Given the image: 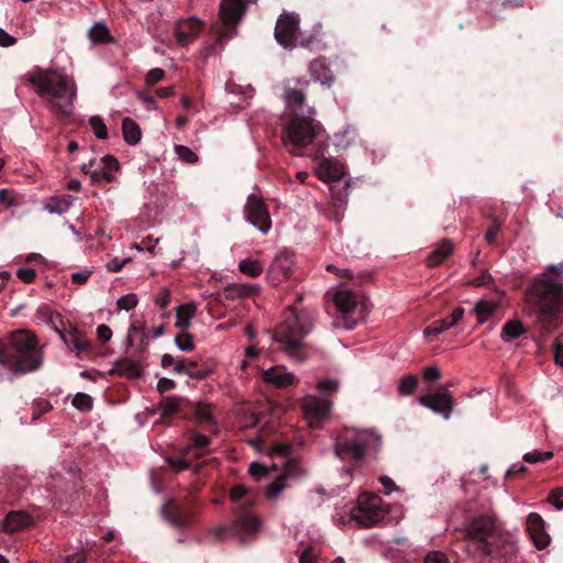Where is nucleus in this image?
<instances>
[{
  "label": "nucleus",
  "instance_id": "0e129e2a",
  "mask_svg": "<svg viewBox=\"0 0 563 563\" xmlns=\"http://www.w3.org/2000/svg\"><path fill=\"white\" fill-rule=\"evenodd\" d=\"M168 464L175 472L186 471L191 467V462L184 459H168Z\"/></svg>",
  "mask_w": 563,
  "mask_h": 563
},
{
  "label": "nucleus",
  "instance_id": "a18cd8bd",
  "mask_svg": "<svg viewBox=\"0 0 563 563\" xmlns=\"http://www.w3.org/2000/svg\"><path fill=\"white\" fill-rule=\"evenodd\" d=\"M418 385V378L415 375H407L399 382L398 391L402 396H409L413 394Z\"/></svg>",
  "mask_w": 563,
  "mask_h": 563
},
{
  "label": "nucleus",
  "instance_id": "2eb2a0df",
  "mask_svg": "<svg viewBox=\"0 0 563 563\" xmlns=\"http://www.w3.org/2000/svg\"><path fill=\"white\" fill-rule=\"evenodd\" d=\"M526 529L538 550L545 549L551 541L545 531V522L538 512H530L526 519Z\"/></svg>",
  "mask_w": 563,
  "mask_h": 563
},
{
  "label": "nucleus",
  "instance_id": "a878e982",
  "mask_svg": "<svg viewBox=\"0 0 563 563\" xmlns=\"http://www.w3.org/2000/svg\"><path fill=\"white\" fill-rule=\"evenodd\" d=\"M464 316V309L456 307L446 318L435 320L424 329V335H438L443 331L454 327Z\"/></svg>",
  "mask_w": 563,
  "mask_h": 563
},
{
  "label": "nucleus",
  "instance_id": "5fc2aeb1",
  "mask_svg": "<svg viewBox=\"0 0 563 563\" xmlns=\"http://www.w3.org/2000/svg\"><path fill=\"white\" fill-rule=\"evenodd\" d=\"M292 453V446L289 443L284 442H277L274 443L271 448V455L272 456H282V457H288Z\"/></svg>",
  "mask_w": 563,
  "mask_h": 563
},
{
  "label": "nucleus",
  "instance_id": "7ed1b4c3",
  "mask_svg": "<svg viewBox=\"0 0 563 563\" xmlns=\"http://www.w3.org/2000/svg\"><path fill=\"white\" fill-rule=\"evenodd\" d=\"M42 364L43 353L33 332L16 330L0 339V379L5 371L20 376L37 371Z\"/></svg>",
  "mask_w": 563,
  "mask_h": 563
},
{
  "label": "nucleus",
  "instance_id": "37998d69",
  "mask_svg": "<svg viewBox=\"0 0 563 563\" xmlns=\"http://www.w3.org/2000/svg\"><path fill=\"white\" fill-rule=\"evenodd\" d=\"M239 269L241 273L251 277H257L263 273V266L260 261L245 258L239 263Z\"/></svg>",
  "mask_w": 563,
  "mask_h": 563
},
{
  "label": "nucleus",
  "instance_id": "5701e85b",
  "mask_svg": "<svg viewBox=\"0 0 563 563\" xmlns=\"http://www.w3.org/2000/svg\"><path fill=\"white\" fill-rule=\"evenodd\" d=\"M263 380L278 388H286L296 382L292 373L286 371L284 366H273L262 374Z\"/></svg>",
  "mask_w": 563,
  "mask_h": 563
},
{
  "label": "nucleus",
  "instance_id": "774afa93",
  "mask_svg": "<svg viewBox=\"0 0 563 563\" xmlns=\"http://www.w3.org/2000/svg\"><path fill=\"white\" fill-rule=\"evenodd\" d=\"M554 358L558 364L563 367V335L558 338L554 342Z\"/></svg>",
  "mask_w": 563,
  "mask_h": 563
},
{
  "label": "nucleus",
  "instance_id": "4468645a",
  "mask_svg": "<svg viewBox=\"0 0 563 563\" xmlns=\"http://www.w3.org/2000/svg\"><path fill=\"white\" fill-rule=\"evenodd\" d=\"M164 518L174 527L186 528L194 522V511L175 499H169L162 508Z\"/></svg>",
  "mask_w": 563,
  "mask_h": 563
},
{
  "label": "nucleus",
  "instance_id": "c756f323",
  "mask_svg": "<svg viewBox=\"0 0 563 563\" xmlns=\"http://www.w3.org/2000/svg\"><path fill=\"white\" fill-rule=\"evenodd\" d=\"M197 306L194 302L183 303L176 309V322L175 327L180 332H186L191 325V319L195 317Z\"/></svg>",
  "mask_w": 563,
  "mask_h": 563
},
{
  "label": "nucleus",
  "instance_id": "3c124183",
  "mask_svg": "<svg viewBox=\"0 0 563 563\" xmlns=\"http://www.w3.org/2000/svg\"><path fill=\"white\" fill-rule=\"evenodd\" d=\"M195 416L199 422L212 423L211 408L208 405L199 404L195 408Z\"/></svg>",
  "mask_w": 563,
  "mask_h": 563
},
{
  "label": "nucleus",
  "instance_id": "8fccbe9b",
  "mask_svg": "<svg viewBox=\"0 0 563 563\" xmlns=\"http://www.w3.org/2000/svg\"><path fill=\"white\" fill-rule=\"evenodd\" d=\"M503 222H504L503 220H499L497 218L492 219V221L487 228L486 234H485V241L488 244H495L497 235L500 232Z\"/></svg>",
  "mask_w": 563,
  "mask_h": 563
},
{
  "label": "nucleus",
  "instance_id": "4be33fe9",
  "mask_svg": "<svg viewBox=\"0 0 563 563\" xmlns=\"http://www.w3.org/2000/svg\"><path fill=\"white\" fill-rule=\"evenodd\" d=\"M299 471V463L290 459L285 464V472L284 474L279 475L275 481H273L266 489V497L268 499L276 498L286 487V479L289 476L296 475V473Z\"/></svg>",
  "mask_w": 563,
  "mask_h": 563
},
{
  "label": "nucleus",
  "instance_id": "de8ad7c7",
  "mask_svg": "<svg viewBox=\"0 0 563 563\" xmlns=\"http://www.w3.org/2000/svg\"><path fill=\"white\" fill-rule=\"evenodd\" d=\"M89 124L98 139L106 140L108 137V129L99 115L91 117Z\"/></svg>",
  "mask_w": 563,
  "mask_h": 563
},
{
  "label": "nucleus",
  "instance_id": "a211bd4d",
  "mask_svg": "<svg viewBox=\"0 0 563 563\" xmlns=\"http://www.w3.org/2000/svg\"><path fill=\"white\" fill-rule=\"evenodd\" d=\"M356 303V296L351 290H341L334 296V305L342 314L343 325L347 330H352L355 327L356 322L350 314L355 310Z\"/></svg>",
  "mask_w": 563,
  "mask_h": 563
},
{
  "label": "nucleus",
  "instance_id": "9d476101",
  "mask_svg": "<svg viewBox=\"0 0 563 563\" xmlns=\"http://www.w3.org/2000/svg\"><path fill=\"white\" fill-rule=\"evenodd\" d=\"M246 10L244 0H222L219 8V16L224 26L220 33V40L228 38L235 32V26Z\"/></svg>",
  "mask_w": 563,
  "mask_h": 563
},
{
  "label": "nucleus",
  "instance_id": "e2e57ef3",
  "mask_svg": "<svg viewBox=\"0 0 563 563\" xmlns=\"http://www.w3.org/2000/svg\"><path fill=\"white\" fill-rule=\"evenodd\" d=\"M191 448L194 449H205L210 444V438L205 434H194L190 438Z\"/></svg>",
  "mask_w": 563,
  "mask_h": 563
},
{
  "label": "nucleus",
  "instance_id": "f257e3e1",
  "mask_svg": "<svg viewBox=\"0 0 563 563\" xmlns=\"http://www.w3.org/2000/svg\"><path fill=\"white\" fill-rule=\"evenodd\" d=\"M464 532L468 551L475 559L488 560L489 563H512L516 560L517 543L509 532L501 529L494 511L467 516Z\"/></svg>",
  "mask_w": 563,
  "mask_h": 563
},
{
  "label": "nucleus",
  "instance_id": "c85d7f7f",
  "mask_svg": "<svg viewBox=\"0 0 563 563\" xmlns=\"http://www.w3.org/2000/svg\"><path fill=\"white\" fill-rule=\"evenodd\" d=\"M317 173L323 181H336L343 176L342 165L325 157L320 161Z\"/></svg>",
  "mask_w": 563,
  "mask_h": 563
},
{
  "label": "nucleus",
  "instance_id": "4c0bfd02",
  "mask_svg": "<svg viewBox=\"0 0 563 563\" xmlns=\"http://www.w3.org/2000/svg\"><path fill=\"white\" fill-rule=\"evenodd\" d=\"M307 413L317 419L324 418L330 411V401L318 398L308 399L305 404Z\"/></svg>",
  "mask_w": 563,
  "mask_h": 563
},
{
  "label": "nucleus",
  "instance_id": "603ef678",
  "mask_svg": "<svg viewBox=\"0 0 563 563\" xmlns=\"http://www.w3.org/2000/svg\"><path fill=\"white\" fill-rule=\"evenodd\" d=\"M552 456H553V452H551V451H545V452L533 451V452L526 453L523 455V460L527 463L534 464V463L548 461V460L552 459Z\"/></svg>",
  "mask_w": 563,
  "mask_h": 563
},
{
  "label": "nucleus",
  "instance_id": "6e6d98bb",
  "mask_svg": "<svg viewBox=\"0 0 563 563\" xmlns=\"http://www.w3.org/2000/svg\"><path fill=\"white\" fill-rule=\"evenodd\" d=\"M317 388L323 396H330L338 390L339 383L334 379H322L318 382Z\"/></svg>",
  "mask_w": 563,
  "mask_h": 563
},
{
  "label": "nucleus",
  "instance_id": "ddd939ff",
  "mask_svg": "<svg viewBox=\"0 0 563 563\" xmlns=\"http://www.w3.org/2000/svg\"><path fill=\"white\" fill-rule=\"evenodd\" d=\"M55 319H58L59 322L63 323L60 314H51L49 322L69 349L76 351L77 354L89 353L92 351V343L87 340L78 329L70 327L68 331L62 330L56 325Z\"/></svg>",
  "mask_w": 563,
  "mask_h": 563
},
{
  "label": "nucleus",
  "instance_id": "f704fd0d",
  "mask_svg": "<svg viewBox=\"0 0 563 563\" xmlns=\"http://www.w3.org/2000/svg\"><path fill=\"white\" fill-rule=\"evenodd\" d=\"M526 332L527 329L520 320H509L503 325L500 338L504 342L509 343Z\"/></svg>",
  "mask_w": 563,
  "mask_h": 563
},
{
  "label": "nucleus",
  "instance_id": "f03ea898",
  "mask_svg": "<svg viewBox=\"0 0 563 563\" xmlns=\"http://www.w3.org/2000/svg\"><path fill=\"white\" fill-rule=\"evenodd\" d=\"M562 274L563 264L550 265L533 278L526 290L527 303L536 312L544 332L556 328V320L563 316V283L554 278Z\"/></svg>",
  "mask_w": 563,
  "mask_h": 563
},
{
  "label": "nucleus",
  "instance_id": "393cba45",
  "mask_svg": "<svg viewBox=\"0 0 563 563\" xmlns=\"http://www.w3.org/2000/svg\"><path fill=\"white\" fill-rule=\"evenodd\" d=\"M256 495L243 484H238L230 489V499L233 503H240L235 510V515L245 511L251 514L249 509L254 505Z\"/></svg>",
  "mask_w": 563,
  "mask_h": 563
},
{
  "label": "nucleus",
  "instance_id": "72a5a7b5",
  "mask_svg": "<svg viewBox=\"0 0 563 563\" xmlns=\"http://www.w3.org/2000/svg\"><path fill=\"white\" fill-rule=\"evenodd\" d=\"M122 133L124 141L130 145L139 144L142 137L140 125L131 118L122 120Z\"/></svg>",
  "mask_w": 563,
  "mask_h": 563
},
{
  "label": "nucleus",
  "instance_id": "052dcab7",
  "mask_svg": "<svg viewBox=\"0 0 563 563\" xmlns=\"http://www.w3.org/2000/svg\"><path fill=\"white\" fill-rule=\"evenodd\" d=\"M563 497V488L558 487L551 490L549 494L548 500L551 503L556 509L561 510L563 509V500L561 499Z\"/></svg>",
  "mask_w": 563,
  "mask_h": 563
},
{
  "label": "nucleus",
  "instance_id": "79ce46f5",
  "mask_svg": "<svg viewBox=\"0 0 563 563\" xmlns=\"http://www.w3.org/2000/svg\"><path fill=\"white\" fill-rule=\"evenodd\" d=\"M174 365H175L174 366V372L175 373H177V374H186L189 377L195 378V379H203L210 373L209 371H194V369H190L186 365V358L185 357H181V358H179L177 361L175 360Z\"/></svg>",
  "mask_w": 563,
  "mask_h": 563
},
{
  "label": "nucleus",
  "instance_id": "39448f33",
  "mask_svg": "<svg viewBox=\"0 0 563 563\" xmlns=\"http://www.w3.org/2000/svg\"><path fill=\"white\" fill-rule=\"evenodd\" d=\"M312 327L313 318L310 312L290 309L274 331L273 339L290 358L303 362L308 357V352L307 344L302 340Z\"/></svg>",
  "mask_w": 563,
  "mask_h": 563
},
{
  "label": "nucleus",
  "instance_id": "9b49d317",
  "mask_svg": "<svg viewBox=\"0 0 563 563\" xmlns=\"http://www.w3.org/2000/svg\"><path fill=\"white\" fill-rule=\"evenodd\" d=\"M246 221L266 234L272 228V219L264 200L256 195H250L244 206Z\"/></svg>",
  "mask_w": 563,
  "mask_h": 563
},
{
  "label": "nucleus",
  "instance_id": "09e8293b",
  "mask_svg": "<svg viewBox=\"0 0 563 563\" xmlns=\"http://www.w3.org/2000/svg\"><path fill=\"white\" fill-rule=\"evenodd\" d=\"M175 153L178 158L188 164H195L198 162V155L185 145H175Z\"/></svg>",
  "mask_w": 563,
  "mask_h": 563
},
{
  "label": "nucleus",
  "instance_id": "423d86ee",
  "mask_svg": "<svg viewBox=\"0 0 563 563\" xmlns=\"http://www.w3.org/2000/svg\"><path fill=\"white\" fill-rule=\"evenodd\" d=\"M322 125L319 121L294 113L285 126L283 143L294 155L301 156L303 150L319 135Z\"/></svg>",
  "mask_w": 563,
  "mask_h": 563
},
{
  "label": "nucleus",
  "instance_id": "cd10ccee",
  "mask_svg": "<svg viewBox=\"0 0 563 563\" xmlns=\"http://www.w3.org/2000/svg\"><path fill=\"white\" fill-rule=\"evenodd\" d=\"M309 74L316 81H320L321 85L327 87H330L334 81L333 74L324 58L313 59L309 65Z\"/></svg>",
  "mask_w": 563,
  "mask_h": 563
},
{
  "label": "nucleus",
  "instance_id": "4d7b16f0",
  "mask_svg": "<svg viewBox=\"0 0 563 563\" xmlns=\"http://www.w3.org/2000/svg\"><path fill=\"white\" fill-rule=\"evenodd\" d=\"M137 296L135 294H128L117 301V307L120 310H131L137 305Z\"/></svg>",
  "mask_w": 563,
  "mask_h": 563
},
{
  "label": "nucleus",
  "instance_id": "f8f14e48",
  "mask_svg": "<svg viewBox=\"0 0 563 563\" xmlns=\"http://www.w3.org/2000/svg\"><path fill=\"white\" fill-rule=\"evenodd\" d=\"M299 29V16L295 13L284 12L279 15L275 26V38L284 48L295 46L296 34Z\"/></svg>",
  "mask_w": 563,
  "mask_h": 563
},
{
  "label": "nucleus",
  "instance_id": "bf43d9fd",
  "mask_svg": "<svg viewBox=\"0 0 563 563\" xmlns=\"http://www.w3.org/2000/svg\"><path fill=\"white\" fill-rule=\"evenodd\" d=\"M136 333H140V334L145 333V331H144V322L134 321L130 325L128 338H126V343H128L129 346L133 345L134 334H136Z\"/></svg>",
  "mask_w": 563,
  "mask_h": 563
},
{
  "label": "nucleus",
  "instance_id": "6e6552de",
  "mask_svg": "<svg viewBox=\"0 0 563 563\" xmlns=\"http://www.w3.org/2000/svg\"><path fill=\"white\" fill-rule=\"evenodd\" d=\"M261 520L253 514H246L245 511L235 515L231 526H220L214 528L211 533L216 539H221L227 532H232L240 537L241 541H244V536L254 534L258 531Z\"/></svg>",
  "mask_w": 563,
  "mask_h": 563
},
{
  "label": "nucleus",
  "instance_id": "6ab92c4d",
  "mask_svg": "<svg viewBox=\"0 0 563 563\" xmlns=\"http://www.w3.org/2000/svg\"><path fill=\"white\" fill-rule=\"evenodd\" d=\"M202 22L196 18L180 20L176 23L174 33L178 44L185 46L192 42L201 32Z\"/></svg>",
  "mask_w": 563,
  "mask_h": 563
},
{
  "label": "nucleus",
  "instance_id": "1a4fd4ad",
  "mask_svg": "<svg viewBox=\"0 0 563 563\" xmlns=\"http://www.w3.org/2000/svg\"><path fill=\"white\" fill-rule=\"evenodd\" d=\"M380 499L376 495L367 497L365 500H358V507L351 514V518L355 520L362 528H371L380 522L386 511L378 506Z\"/></svg>",
  "mask_w": 563,
  "mask_h": 563
},
{
  "label": "nucleus",
  "instance_id": "20e7f679",
  "mask_svg": "<svg viewBox=\"0 0 563 563\" xmlns=\"http://www.w3.org/2000/svg\"><path fill=\"white\" fill-rule=\"evenodd\" d=\"M29 80L54 115L60 120L71 115L77 96L73 78L54 70L38 69L29 76Z\"/></svg>",
  "mask_w": 563,
  "mask_h": 563
},
{
  "label": "nucleus",
  "instance_id": "c9c22d12",
  "mask_svg": "<svg viewBox=\"0 0 563 563\" xmlns=\"http://www.w3.org/2000/svg\"><path fill=\"white\" fill-rule=\"evenodd\" d=\"M74 200L75 197L70 195L55 196L47 201L45 209L51 213L63 214L69 210Z\"/></svg>",
  "mask_w": 563,
  "mask_h": 563
},
{
  "label": "nucleus",
  "instance_id": "b1692460",
  "mask_svg": "<svg viewBox=\"0 0 563 563\" xmlns=\"http://www.w3.org/2000/svg\"><path fill=\"white\" fill-rule=\"evenodd\" d=\"M102 168L91 173V184L99 185L101 181L112 183L115 177L112 172L120 168L119 161L113 155H106L101 159Z\"/></svg>",
  "mask_w": 563,
  "mask_h": 563
},
{
  "label": "nucleus",
  "instance_id": "0eeeda50",
  "mask_svg": "<svg viewBox=\"0 0 563 563\" xmlns=\"http://www.w3.org/2000/svg\"><path fill=\"white\" fill-rule=\"evenodd\" d=\"M372 440L373 434L368 432H357L351 438L340 439L334 444L335 456L341 461L358 464L369 450Z\"/></svg>",
  "mask_w": 563,
  "mask_h": 563
},
{
  "label": "nucleus",
  "instance_id": "58836bf2",
  "mask_svg": "<svg viewBox=\"0 0 563 563\" xmlns=\"http://www.w3.org/2000/svg\"><path fill=\"white\" fill-rule=\"evenodd\" d=\"M498 305L494 301L479 300L474 306L473 311L476 314L478 323H484L495 314Z\"/></svg>",
  "mask_w": 563,
  "mask_h": 563
},
{
  "label": "nucleus",
  "instance_id": "ea45409f",
  "mask_svg": "<svg viewBox=\"0 0 563 563\" xmlns=\"http://www.w3.org/2000/svg\"><path fill=\"white\" fill-rule=\"evenodd\" d=\"M181 398L175 396L164 397L158 408L162 411V418L167 419L168 417L178 413L180 411Z\"/></svg>",
  "mask_w": 563,
  "mask_h": 563
},
{
  "label": "nucleus",
  "instance_id": "2f4dec72",
  "mask_svg": "<svg viewBox=\"0 0 563 563\" xmlns=\"http://www.w3.org/2000/svg\"><path fill=\"white\" fill-rule=\"evenodd\" d=\"M256 290L255 286L249 284H231L223 289L221 296L227 300H236L251 297Z\"/></svg>",
  "mask_w": 563,
  "mask_h": 563
},
{
  "label": "nucleus",
  "instance_id": "dca6fc26",
  "mask_svg": "<svg viewBox=\"0 0 563 563\" xmlns=\"http://www.w3.org/2000/svg\"><path fill=\"white\" fill-rule=\"evenodd\" d=\"M294 261L292 255L288 252L279 253L275 256L273 263L271 264L267 278L275 286L280 284L284 279H288L291 276Z\"/></svg>",
  "mask_w": 563,
  "mask_h": 563
},
{
  "label": "nucleus",
  "instance_id": "aec40b11",
  "mask_svg": "<svg viewBox=\"0 0 563 563\" xmlns=\"http://www.w3.org/2000/svg\"><path fill=\"white\" fill-rule=\"evenodd\" d=\"M33 523L32 516L24 510H11L1 521L2 529L11 534L29 528Z\"/></svg>",
  "mask_w": 563,
  "mask_h": 563
},
{
  "label": "nucleus",
  "instance_id": "680f3d73",
  "mask_svg": "<svg viewBox=\"0 0 563 563\" xmlns=\"http://www.w3.org/2000/svg\"><path fill=\"white\" fill-rule=\"evenodd\" d=\"M165 71L161 68H153L146 75V85L155 86L158 81L164 78Z\"/></svg>",
  "mask_w": 563,
  "mask_h": 563
},
{
  "label": "nucleus",
  "instance_id": "338daca9",
  "mask_svg": "<svg viewBox=\"0 0 563 563\" xmlns=\"http://www.w3.org/2000/svg\"><path fill=\"white\" fill-rule=\"evenodd\" d=\"M18 277L23 280L24 283H32L36 276V272L34 268L26 267V268H19L16 272Z\"/></svg>",
  "mask_w": 563,
  "mask_h": 563
},
{
  "label": "nucleus",
  "instance_id": "f3484780",
  "mask_svg": "<svg viewBox=\"0 0 563 563\" xmlns=\"http://www.w3.org/2000/svg\"><path fill=\"white\" fill-rule=\"evenodd\" d=\"M419 401L422 406L442 415L446 419L452 412V396L446 389L435 394L423 395L419 398Z\"/></svg>",
  "mask_w": 563,
  "mask_h": 563
},
{
  "label": "nucleus",
  "instance_id": "69168bd1",
  "mask_svg": "<svg viewBox=\"0 0 563 563\" xmlns=\"http://www.w3.org/2000/svg\"><path fill=\"white\" fill-rule=\"evenodd\" d=\"M424 563H450L446 555L439 551L429 552L426 555Z\"/></svg>",
  "mask_w": 563,
  "mask_h": 563
},
{
  "label": "nucleus",
  "instance_id": "49530a36",
  "mask_svg": "<svg viewBox=\"0 0 563 563\" xmlns=\"http://www.w3.org/2000/svg\"><path fill=\"white\" fill-rule=\"evenodd\" d=\"M175 344L184 352H191L195 350L194 338L187 331L180 332L175 336Z\"/></svg>",
  "mask_w": 563,
  "mask_h": 563
},
{
  "label": "nucleus",
  "instance_id": "473e14b6",
  "mask_svg": "<svg viewBox=\"0 0 563 563\" xmlns=\"http://www.w3.org/2000/svg\"><path fill=\"white\" fill-rule=\"evenodd\" d=\"M453 252V245L450 240H443L440 245L434 249L427 258L429 267H435L444 262Z\"/></svg>",
  "mask_w": 563,
  "mask_h": 563
},
{
  "label": "nucleus",
  "instance_id": "864d4df0",
  "mask_svg": "<svg viewBox=\"0 0 563 563\" xmlns=\"http://www.w3.org/2000/svg\"><path fill=\"white\" fill-rule=\"evenodd\" d=\"M52 409L49 401L45 399H38L33 402L32 420H37L42 415L48 412Z\"/></svg>",
  "mask_w": 563,
  "mask_h": 563
},
{
  "label": "nucleus",
  "instance_id": "13d9d810",
  "mask_svg": "<svg viewBox=\"0 0 563 563\" xmlns=\"http://www.w3.org/2000/svg\"><path fill=\"white\" fill-rule=\"evenodd\" d=\"M249 473L255 481L258 482L262 477L268 474V470L265 465L258 462H253L249 467Z\"/></svg>",
  "mask_w": 563,
  "mask_h": 563
},
{
  "label": "nucleus",
  "instance_id": "7c9ffc66",
  "mask_svg": "<svg viewBox=\"0 0 563 563\" xmlns=\"http://www.w3.org/2000/svg\"><path fill=\"white\" fill-rule=\"evenodd\" d=\"M113 372L131 379H137L143 375V371L139 363L130 358H121L117 361Z\"/></svg>",
  "mask_w": 563,
  "mask_h": 563
},
{
  "label": "nucleus",
  "instance_id": "c03bdc74",
  "mask_svg": "<svg viewBox=\"0 0 563 563\" xmlns=\"http://www.w3.org/2000/svg\"><path fill=\"white\" fill-rule=\"evenodd\" d=\"M71 404L76 409L82 412H88L92 409L93 400L88 394L77 393L73 398Z\"/></svg>",
  "mask_w": 563,
  "mask_h": 563
},
{
  "label": "nucleus",
  "instance_id": "e433bc0d",
  "mask_svg": "<svg viewBox=\"0 0 563 563\" xmlns=\"http://www.w3.org/2000/svg\"><path fill=\"white\" fill-rule=\"evenodd\" d=\"M345 187L342 189H332V214L329 217L336 222H340L343 218V211L347 203V198L345 191Z\"/></svg>",
  "mask_w": 563,
  "mask_h": 563
},
{
  "label": "nucleus",
  "instance_id": "a19ab883",
  "mask_svg": "<svg viewBox=\"0 0 563 563\" xmlns=\"http://www.w3.org/2000/svg\"><path fill=\"white\" fill-rule=\"evenodd\" d=\"M89 38L95 44H106L112 41V36L106 25L102 23H95L89 30Z\"/></svg>",
  "mask_w": 563,
  "mask_h": 563
},
{
  "label": "nucleus",
  "instance_id": "bb28decb",
  "mask_svg": "<svg viewBox=\"0 0 563 563\" xmlns=\"http://www.w3.org/2000/svg\"><path fill=\"white\" fill-rule=\"evenodd\" d=\"M303 86H308V80L298 79L297 86H291L288 80L285 85L284 97L289 108H296L301 106L306 100V92Z\"/></svg>",
  "mask_w": 563,
  "mask_h": 563
},
{
  "label": "nucleus",
  "instance_id": "412c9836",
  "mask_svg": "<svg viewBox=\"0 0 563 563\" xmlns=\"http://www.w3.org/2000/svg\"><path fill=\"white\" fill-rule=\"evenodd\" d=\"M56 501L62 506L64 503L71 504L78 498L77 484L74 481H54L48 484Z\"/></svg>",
  "mask_w": 563,
  "mask_h": 563
}]
</instances>
